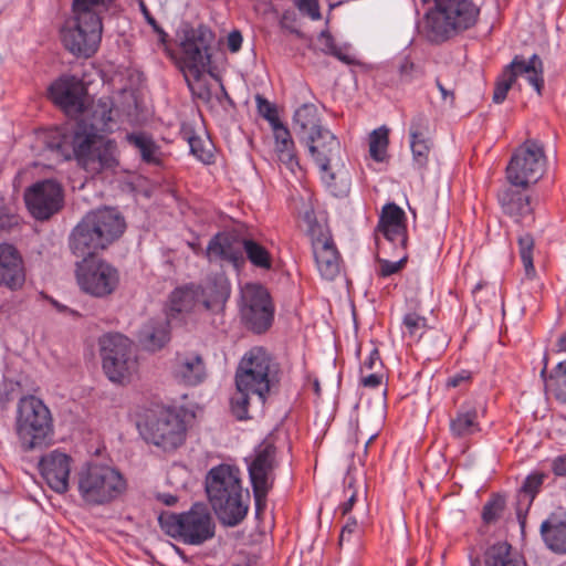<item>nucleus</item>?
Wrapping results in <instances>:
<instances>
[{
	"instance_id": "4",
	"label": "nucleus",
	"mask_w": 566,
	"mask_h": 566,
	"mask_svg": "<svg viewBox=\"0 0 566 566\" xmlns=\"http://www.w3.org/2000/svg\"><path fill=\"white\" fill-rule=\"evenodd\" d=\"M480 8L472 0H437L423 17L422 34L432 44H442L471 29Z\"/></svg>"
},
{
	"instance_id": "53",
	"label": "nucleus",
	"mask_w": 566,
	"mask_h": 566,
	"mask_svg": "<svg viewBox=\"0 0 566 566\" xmlns=\"http://www.w3.org/2000/svg\"><path fill=\"white\" fill-rule=\"evenodd\" d=\"M369 374L360 371L359 384L365 388L376 389L384 380L381 370H369Z\"/></svg>"
},
{
	"instance_id": "29",
	"label": "nucleus",
	"mask_w": 566,
	"mask_h": 566,
	"mask_svg": "<svg viewBox=\"0 0 566 566\" xmlns=\"http://www.w3.org/2000/svg\"><path fill=\"white\" fill-rule=\"evenodd\" d=\"M475 401L465 400L449 418V430L453 438L465 439L481 431Z\"/></svg>"
},
{
	"instance_id": "20",
	"label": "nucleus",
	"mask_w": 566,
	"mask_h": 566,
	"mask_svg": "<svg viewBox=\"0 0 566 566\" xmlns=\"http://www.w3.org/2000/svg\"><path fill=\"white\" fill-rule=\"evenodd\" d=\"M310 231L317 270L323 279L333 281L340 272V255L334 240L317 223Z\"/></svg>"
},
{
	"instance_id": "18",
	"label": "nucleus",
	"mask_w": 566,
	"mask_h": 566,
	"mask_svg": "<svg viewBox=\"0 0 566 566\" xmlns=\"http://www.w3.org/2000/svg\"><path fill=\"white\" fill-rule=\"evenodd\" d=\"M248 473L251 484L274 485L275 470L280 462L277 448L272 436H268L258 446L253 453L245 458Z\"/></svg>"
},
{
	"instance_id": "42",
	"label": "nucleus",
	"mask_w": 566,
	"mask_h": 566,
	"mask_svg": "<svg viewBox=\"0 0 566 566\" xmlns=\"http://www.w3.org/2000/svg\"><path fill=\"white\" fill-rule=\"evenodd\" d=\"M546 475L542 472H533L528 474L520 491H518V499L522 501L524 499L527 502V506H530L535 497V495L538 493L542 484L544 483Z\"/></svg>"
},
{
	"instance_id": "64",
	"label": "nucleus",
	"mask_w": 566,
	"mask_h": 566,
	"mask_svg": "<svg viewBox=\"0 0 566 566\" xmlns=\"http://www.w3.org/2000/svg\"><path fill=\"white\" fill-rule=\"evenodd\" d=\"M138 6L142 14L144 15L146 22L151 25L155 24L156 19L151 15L144 0H138Z\"/></svg>"
},
{
	"instance_id": "11",
	"label": "nucleus",
	"mask_w": 566,
	"mask_h": 566,
	"mask_svg": "<svg viewBox=\"0 0 566 566\" xmlns=\"http://www.w3.org/2000/svg\"><path fill=\"white\" fill-rule=\"evenodd\" d=\"M546 161L543 145L535 139L525 140L506 166L507 182L518 187L535 185L545 172Z\"/></svg>"
},
{
	"instance_id": "23",
	"label": "nucleus",
	"mask_w": 566,
	"mask_h": 566,
	"mask_svg": "<svg viewBox=\"0 0 566 566\" xmlns=\"http://www.w3.org/2000/svg\"><path fill=\"white\" fill-rule=\"evenodd\" d=\"M72 458L59 450L43 455L39 462L41 475L48 485L56 493L64 494L69 491Z\"/></svg>"
},
{
	"instance_id": "37",
	"label": "nucleus",
	"mask_w": 566,
	"mask_h": 566,
	"mask_svg": "<svg viewBox=\"0 0 566 566\" xmlns=\"http://www.w3.org/2000/svg\"><path fill=\"white\" fill-rule=\"evenodd\" d=\"M242 252L245 262L249 261L252 266L262 271H271L273 269L272 253L259 241L243 237Z\"/></svg>"
},
{
	"instance_id": "51",
	"label": "nucleus",
	"mask_w": 566,
	"mask_h": 566,
	"mask_svg": "<svg viewBox=\"0 0 566 566\" xmlns=\"http://www.w3.org/2000/svg\"><path fill=\"white\" fill-rule=\"evenodd\" d=\"M20 217L17 213L9 212L4 208H0V233L12 231L20 224Z\"/></svg>"
},
{
	"instance_id": "26",
	"label": "nucleus",
	"mask_w": 566,
	"mask_h": 566,
	"mask_svg": "<svg viewBox=\"0 0 566 566\" xmlns=\"http://www.w3.org/2000/svg\"><path fill=\"white\" fill-rule=\"evenodd\" d=\"M171 374L179 384L195 387L205 381L207 368L199 353H177L172 360Z\"/></svg>"
},
{
	"instance_id": "41",
	"label": "nucleus",
	"mask_w": 566,
	"mask_h": 566,
	"mask_svg": "<svg viewBox=\"0 0 566 566\" xmlns=\"http://www.w3.org/2000/svg\"><path fill=\"white\" fill-rule=\"evenodd\" d=\"M388 129L380 127L370 134L369 153L374 160L382 161L385 159L388 147Z\"/></svg>"
},
{
	"instance_id": "44",
	"label": "nucleus",
	"mask_w": 566,
	"mask_h": 566,
	"mask_svg": "<svg viewBox=\"0 0 566 566\" xmlns=\"http://www.w3.org/2000/svg\"><path fill=\"white\" fill-rule=\"evenodd\" d=\"M518 253L527 275L535 272L533 263L534 238L530 233H523L517 239Z\"/></svg>"
},
{
	"instance_id": "49",
	"label": "nucleus",
	"mask_w": 566,
	"mask_h": 566,
	"mask_svg": "<svg viewBox=\"0 0 566 566\" xmlns=\"http://www.w3.org/2000/svg\"><path fill=\"white\" fill-rule=\"evenodd\" d=\"M251 486L254 497L255 515L260 517L266 509V497L273 486L261 484H251Z\"/></svg>"
},
{
	"instance_id": "38",
	"label": "nucleus",
	"mask_w": 566,
	"mask_h": 566,
	"mask_svg": "<svg viewBox=\"0 0 566 566\" xmlns=\"http://www.w3.org/2000/svg\"><path fill=\"white\" fill-rule=\"evenodd\" d=\"M544 378L545 388L552 392L557 400L566 403V360L560 361L546 377V368L541 371Z\"/></svg>"
},
{
	"instance_id": "34",
	"label": "nucleus",
	"mask_w": 566,
	"mask_h": 566,
	"mask_svg": "<svg viewBox=\"0 0 566 566\" xmlns=\"http://www.w3.org/2000/svg\"><path fill=\"white\" fill-rule=\"evenodd\" d=\"M293 126L296 134L302 139H306L308 135H314L316 130L324 128L321 125L317 107L311 103L303 104L295 111Z\"/></svg>"
},
{
	"instance_id": "48",
	"label": "nucleus",
	"mask_w": 566,
	"mask_h": 566,
	"mask_svg": "<svg viewBox=\"0 0 566 566\" xmlns=\"http://www.w3.org/2000/svg\"><path fill=\"white\" fill-rule=\"evenodd\" d=\"M405 333L410 337H420L427 326V319L417 313H408L403 316Z\"/></svg>"
},
{
	"instance_id": "55",
	"label": "nucleus",
	"mask_w": 566,
	"mask_h": 566,
	"mask_svg": "<svg viewBox=\"0 0 566 566\" xmlns=\"http://www.w3.org/2000/svg\"><path fill=\"white\" fill-rule=\"evenodd\" d=\"M382 360L380 358V353L377 347H374L368 357L364 360L360 366V371L366 373L369 370H381L382 369Z\"/></svg>"
},
{
	"instance_id": "56",
	"label": "nucleus",
	"mask_w": 566,
	"mask_h": 566,
	"mask_svg": "<svg viewBox=\"0 0 566 566\" xmlns=\"http://www.w3.org/2000/svg\"><path fill=\"white\" fill-rule=\"evenodd\" d=\"M344 493L347 496V500L339 505V510L343 515H346L352 511V509L356 502V497H357V492L354 489V480L353 479H348V482H347V485L345 486Z\"/></svg>"
},
{
	"instance_id": "46",
	"label": "nucleus",
	"mask_w": 566,
	"mask_h": 566,
	"mask_svg": "<svg viewBox=\"0 0 566 566\" xmlns=\"http://www.w3.org/2000/svg\"><path fill=\"white\" fill-rule=\"evenodd\" d=\"M505 509V499L500 494H493L483 505L482 520L485 524L495 523Z\"/></svg>"
},
{
	"instance_id": "45",
	"label": "nucleus",
	"mask_w": 566,
	"mask_h": 566,
	"mask_svg": "<svg viewBox=\"0 0 566 566\" xmlns=\"http://www.w3.org/2000/svg\"><path fill=\"white\" fill-rule=\"evenodd\" d=\"M250 394L252 391H248V389L239 390L231 397L230 399V409L232 415L237 420H248L249 416V405H250Z\"/></svg>"
},
{
	"instance_id": "17",
	"label": "nucleus",
	"mask_w": 566,
	"mask_h": 566,
	"mask_svg": "<svg viewBox=\"0 0 566 566\" xmlns=\"http://www.w3.org/2000/svg\"><path fill=\"white\" fill-rule=\"evenodd\" d=\"M310 154L322 172L323 181L332 188L335 181L333 165L340 160V142L327 128L316 130L305 139Z\"/></svg>"
},
{
	"instance_id": "50",
	"label": "nucleus",
	"mask_w": 566,
	"mask_h": 566,
	"mask_svg": "<svg viewBox=\"0 0 566 566\" xmlns=\"http://www.w3.org/2000/svg\"><path fill=\"white\" fill-rule=\"evenodd\" d=\"M297 10L312 20L316 21L322 18L319 4L317 0H292Z\"/></svg>"
},
{
	"instance_id": "15",
	"label": "nucleus",
	"mask_w": 566,
	"mask_h": 566,
	"mask_svg": "<svg viewBox=\"0 0 566 566\" xmlns=\"http://www.w3.org/2000/svg\"><path fill=\"white\" fill-rule=\"evenodd\" d=\"M102 32L103 24H98L96 20L73 14L64 21L60 38L65 50L77 57L87 59L98 50Z\"/></svg>"
},
{
	"instance_id": "2",
	"label": "nucleus",
	"mask_w": 566,
	"mask_h": 566,
	"mask_svg": "<svg viewBox=\"0 0 566 566\" xmlns=\"http://www.w3.org/2000/svg\"><path fill=\"white\" fill-rule=\"evenodd\" d=\"M82 114L72 133L48 132L43 150L59 161L75 159L81 168L93 175L115 168L118 165L116 142L102 136L112 133L116 126L113 102L101 98Z\"/></svg>"
},
{
	"instance_id": "60",
	"label": "nucleus",
	"mask_w": 566,
	"mask_h": 566,
	"mask_svg": "<svg viewBox=\"0 0 566 566\" xmlns=\"http://www.w3.org/2000/svg\"><path fill=\"white\" fill-rule=\"evenodd\" d=\"M319 41L323 44L322 51L325 54L332 55L338 45L335 43L333 35L328 31H322L319 34Z\"/></svg>"
},
{
	"instance_id": "7",
	"label": "nucleus",
	"mask_w": 566,
	"mask_h": 566,
	"mask_svg": "<svg viewBox=\"0 0 566 566\" xmlns=\"http://www.w3.org/2000/svg\"><path fill=\"white\" fill-rule=\"evenodd\" d=\"M128 484L116 468L102 463H87L77 473L81 499L91 506L111 504L122 497Z\"/></svg>"
},
{
	"instance_id": "5",
	"label": "nucleus",
	"mask_w": 566,
	"mask_h": 566,
	"mask_svg": "<svg viewBox=\"0 0 566 566\" xmlns=\"http://www.w3.org/2000/svg\"><path fill=\"white\" fill-rule=\"evenodd\" d=\"M281 380L280 364L261 346L252 347L241 358L235 371V387L248 389L263 406Z\"/></svg>"
},
{
	"instance_id": "14",
	"label": "nucleus",
	"mask_w": 566,
	"mask_h": 566,
	"mask_svg": "<svg viewBox=\"0 0 566 566\" xmlns=\"http://www.w3.org/2000/svg\"><path fill=\"white\" fill-rule=\"evenodd\" d=\"M102 367L113 382H124L136 368L130 339L122 334H107L99 340Z\"/></svg>"
},
{
	"instance_id": "33",
	"label": "nucleus",
	"mask_w": 566,
	"mask_h": 566,
	"mask_svg": "<svg viewBox=\"0 0 566 566\" xmlns=\"http://www.w3.org/2000/svg\"><path fill=\"white\" fill-rule=\"evenodd\" d=\"M272 129L275 139V151L279 160L284 164L289 170L295 172V170L300 168V164L290 130L283 124L274 126Z\"/></svg>"
},
{
	"instance_id": "30",
	"label": "nucleus",
	"mask_w": 566,
	"mask_h": 566,
	"mask_svg": "<svg viewBox=\"0 0 566 566\" xmlns=\"http://www.w3.org/2000/svg\"><path fill=\"white\" fill-rule=\"evenodd\" d=\"M137 338L144 349L160 350L170 340L169 318H150L140 327Z\"/></svg>"
},
{
	"instance_id": "28",
	"label": "nucleus",
	"mask_w": 566,
	"mask_h": 566,
	"mask_svg": "<svg viewBox=\"0 0 566 566\" xmlns=\"http://www.w3.org/2000/svg\"><path fill=\"white\" fill-rule=\"evenodd\" d=\"M197 286L201 306L207 311L222 310L231 294V283L223 273L209 275Z\"/></svg>"
},
{
	"instance_id": "59",
	"label": "nucleus",
	"mask_w": 566,
	"mask_h": 566,
	"mask_svg": "<svg viewBox=\"0 0 566 566\" xmlns=\"http://www.w3.org/2000/svg\"><path fill=\"white\" fill-rule=\"evenodd\" d=\"M243 38L239 30H233L228 34L227 46L231 53H237L242 46Z\"/></svg>"
},
{
	"instance_id": "40",
	"label": "nucleus",
	"mask_w": 566,
	"mask_h": 566,
	"mask_svg": "<svg viewBox=\"0 0 566 566\" xmlns=\"http://www.w3.org/2000/svg\"><path fill=\"white\" fill-rule=\"evenodd\" d=\"M190 148V154L205 165L214 163L213 145L210 140H205L192 133H185Z\"/></svg>"
},
{
	"instance_id": "1",
	"label": "nucleus",
	"mask_w": 566,
	"mask_h": 566,
	"mask_svg": "<svg viewBox=\"0 0 566 566\" xmlns=\"http://www.w3.org/2000/svg\"><path fill=\"white\" fill-rule=\"evenodd\" d=\"M126 228L123 216L113 208L87 213L73 229L69 245L76 262V280L82 291L96 297L115 292L119 284L118 270L97 256L118 240Z\"/></svg>"
},
{
	"instance_id": "47",
	"label": "nucleus",
	"mask_w": 566,
	"mask_h": 566,
	"mask_svg": "<svg viewBox=\"0 0 566 566\" xmlns=\"http://www.w3.org/2000/svg\"><path fill=\"white\" fill-rule=\"evenodd\" d=\"M255 102L259 115L266 119L272 128L282 124L274 104L260 94L255 96Z\"/></svg>"
},
{
	"instance_id": "57",
	"label": "nucleus",
	"mask_w": 566,
	"mask_h": 566,
	"mask_svg": "<svg viewBox=\"0 0 566 566\" xmlns=\"http://www.w3.org/2000/svg\"><path fill=\"white\" fill-rule=\"evenodd\" d=\"M472 380V373L467 369H462L450 377H448L446 386L448 388H457L463 384H469Z\"/></svg>"
},
{
	"instance_id": "32",
	"label": "nucleus",
	"mask_w": 566,
	"mask_h": 566,
	"mask_svg": "<svg viewBox=\"0 0 566 566\" xmlns=\"http://www.w3.org/2000/svg\"><path fill=\"white\" fill-rule=\"evenodd\" d=\"M541 535L552 552L559 555L566 554V518L548 517L541 524Z\"/></svg>"
},
{
	"instance_id": "63",
	"label": "nucleus",
	"mask_w": 566,
	"mask_h": 566,
	"mask_svg": "<svg viewBox=\"0 0 566 566\" xmlns=\"http://www.w3.org/2000/svg\"><path fill=\"white\" fill-rule=\"evenodd\" d=\"M332 56L336 57L337 60H339L340 62H343L347 65H350L354 63V59L349 54L344 52V50L339 46L335 51H333Z\"/></svg>"
},
{
	"instance_id": "10",
	"label": "nucleus",
	"mask_w": 566,
	"mask_h": 566,
	"mask_svg": "<svg viewBox=\"0 0 566 566\" xmlns=\"http://www.w3.org/2000/svg\"><path fill=\"white\" fill-rule=\"evenodd\" d=\"M177 36L181 51L179 61L181 71L187 70L199 78L212 63L216 33L203 23L197 27L185 23L177 32Z\"/></svg>"
},
{
	"instance_id": "12",
	"label": "nucleus",
	"mask_w": 566,
	"mask_h": 566,
	"mask_svg": "<svg viewBox=\"0 0 566 566\" xmlns=\"http://www.w3.org/2000/svg\"><path fill=\"white\" fill-rule=\"evenodd\" d=\"M275 307L269 290L260 283L241 287L240 314L245 327L254 334L265 333L273 324Z\"/></svg>"
},
{
	"instance_id": "39",
	"label": "nucleus",
	"mask_w": 566,
	"mask_h": 566,
	"mask_svg": "<svg viewBox=\"0 0 566 566\" xmlns=\"http://www.w3.org/2000/svg\"><path fill=\"white\" fill-rule=\"evenodd\" d=\"M114 0H73L72 12L81 18L91 17L98 24L102 23L101 11L107 10Z\"/></svg>"
},
{
	"instance_id": "24",
	"label": "nucleus",
	"mask_w": 566,
	"mask_h": 566,
	"mask_svg": "<svg viewBox=\"0 0 566 566\" xmlns=\"http://www.w3.org/2000/svg\"><path fill=\"white\" fill-rule=\"evenodd\" d=\"M412 166L421 174L427 170L433 142L429 137V119L423 113L415 115L409 126Z\"/></svg>"
},
{
	"instance_id": "36",
	"label": "nucleus",
	"mask_w": 566,
	"mask_h": 566,
	"mask_svg": "<svg viewBox=\"0 0 566 566\" xmlns=\"http://www.w3.org/2000/svg\"><path fill=\"white\" fill-rule=\"evenodd\" d=\"M127 142L138 149L142 160L147 165L161 166L160 146L153 137L144 133H130L126 136Z\"/></svg>"
},
{
	"instance_id": "6",
	"label": "nucleus",
	"mask_w": 566,
	"mask_h": 566,
	"mask_svg": "<svg viewBox=\"0 0 566 566\" xmlns=\"http://www.w3.org/2000/svg\"><path fill=\"white\" fill-rule=\"evenodd\" d=\"M138 429L145 442L168 453L180 448L187 437L185 413L176 407L157 406L147 410Z\"/></svg>"
},
{
	"instance_id": "43",
	"label": "nucleus",
	"mask_w": 566,
	"mask_h": 566,
	"mask_svg": "<svg viewBox=\"0 0 566 566\" xmlns=\"http://www.w3.org/2000/svg\"><path fill=\"white\" fill-rule=\"evenodd\" d=\"M398 252L399 259L397 261H389L387 259H378V270L377 274L380 277H388L392 274L400 272L407 264L408 253L407 248L403 250L398 249L397 247H392Z\"/></svg>"
},
{
	"instance_id": "52",
	"label": "nucleus",
	"mask_w": 566,
	"mask_h": 566,
	"mask_svg": "<svg viewBox=\"0 0 566 566\" xmlns=\"http://www.w3.org/2000/svg\"><path fill=\"white\" fill-rule=\"evenodd\" d=\"M420 76V71L413 62L405 59L399 65V77L402 83H411Z\"/></svg>"
},
{
	"instance_id": "21",
	"label": "nucleus",
	"mask_w": 566,
	"mask_h": 566,
	"mask_svg": "<svg viewBox=\"0 0 566 566\" xmlns=\"http://www.w3.org/2000/svg\"><path fill=\"white\" fill-rule=\"evenodd\" d=\"M530 188L509 184L497 193V200L504 214L522 226H531L535 221V201L532 199Z\"/></svg>"
},
{
	"instance_id": "13",
	"label": "nucleus",
	"mask_w": 566,
	"mask_h": 566,
	"mask_svg": "<svg viewBox=\"0 0 566 566\" xmlns=\"http://www.w3.org/2000/svg\"><path fill=\"white\" fill-rule=\"evenodd\" d=\"M522 75L526 76L527 83L535 90L538 96H542L545 84L542 59L537 54H533L528 60L523 55H515L497 76L492 101L495 104L503 103L517 77Z\"/></svg>"
},
{
	"instance_id": "3",
	"label": "nucleus",
	"mask_w": 566,
	"mask_h": 566,
	"mask_svg": "<svg viewBox=\"0 0 566 566\" xmlns=\"http://www.w3.org/2000/svg\"><path fill=\"white\" fill-rule=\"evenodd\" d=\"M208 501L220 524L235 527L249 512L250 494L243 490L240 470L230 464H219L206 476Z\"/></svg>"
},
{
	"instance_id": "62",
	"label": "nucleus",
	"mask_w": 566,
	"mask_h": 566,
	"mask_svg": "<svg viewBox=\"0 0 566 566\" xmlns=\"http://www.w3.org/2000/svg\"><path fill=\"white\" fill-rule=\"evenodd\" d=\"M436 86L440 91L442 99L447 101L449 98L450 99V105H453V103H454V93H453V91L447 90L439 78H436Z\"/></svg>"
},
{
	"instance_id": "61",
	"label": "nucleus",
	"mask_w": 566,
	"mask_h": 566,
	"mask_svg": "<svg viewBox=\"0 0 566 566\" xmlns=\"http://www.w3.org/2000/svg\"><path fill=\"white\" fill-rule=\"evenodd\" d=\"M552 471L556 476H566V453L553 460Z\"/></svg>"
},
{
	"instance_id": "54",
	"label": "nucleus",
	"mask_w": 566,
	"mask_h": 566,
	"mask_svg": "<svg viewBox=\"0 0 566 566\" xmlns=\"http://www.w3.org/2000/svg\"><path fill=\"white\" fill-rule=\"evenodd\" d=\"M17 385L8 379L0 381V410H4L8 403L13 400V391Z\"/></svg>"
},
{
	"instance_id": "31",
	"label": "nucleus",
	"mask_w": 566,
	"mask_h": 566,
	"mask_svg": "<svg viewBox=\"0 0 566 566\" xmlns=\"http://www.w3.org/2000/svg\"><path fill=\"white\" fill-rule=\"evenodd\" d=\"M202 307L196 283H187L174 289L169 295L168 318L179 314H189Z\"/></svg>"
},
{
	"instance_id": "58",
	"label": "nucleus",
	"mask_w": 566,
	"mask_h": 566,
	"mask_svg": "<svg viewBox=\"0 0 566 566\" xmlns=\"http://www.w3.org/2000/svg\"><path fill=\"white\" fill-rule=\"evenodd\" d=\"M358 530V523L355 517H348L346 524L343 526L339 535V544L342 545L345 541H350V537Z\"/></svg>"
},
{
	"instance_id": "8",
	"label": "nucleus",
	"mask_w": 566,
	"mask_h": 566,
	"mask_svg": "<svg viewBox=\"0 0 566 566\" xmlns=\"http://www.w3.org/2000/svg\"><path fill=\"white\" fill-rule=\"evenodd\" d=\"M158 523L166 535L186 545H202L216 534L211 513L200 503H195L189 511L182 513L163 512Z\"/></svg>"
},
{
	"instance_id": "25",
	"label": "nucleus",
	"mask_w": 566,
	"mask_h": 566,
	"mask_svg": "<svg viewBox=\"0 0 566 566\" xmlns=\"http://www.w3.org/2000/svg\"><path fill=\"white\" fill-rule=\"evenodd\" d=\"M406 221V212L395 202H388L381 209L377 230L391 247L403 250L408 241Z\"/></svg>"
},
{
	"instance_id": "35",
	"label": "nucleus",
	"mask_w": 566,
	"mask_h": 566,
	"mask_svg": "<svg viewBox=\"0 0 566 566\" xmlns=\"http://www.w3.org/2000/svg\"><path fill=\"white\" fill-rule=\"evenodd\" d=\"M484 566H526L523 558L513 552L507 542H497L489 546L483 555Z\"/></svg>"
},
{
	"instance_id": "22",
	"label": "nucleus",
	"mask_w": 566,
	"mask_h": 566,
	"mask_svg": "<svg viewBox=\"0 0 566 566\" xmlns=\"http://www.w3.org/2000/svg\"><path fill=\"white\" fill-rule=\"evenodd\" d=\"M242 243L243 237L230 231H219L209 240L205 255L210 263H226L241 270L245 265Z\"/></svg>"
},
{
	"instance_id": "27",
	"label": "nucleus",
	"mask_w": 566,
	"mask_h": 566,
	"mask_svg": "<svg viewBox=\"0 0 566 566\" xmlns=\"http://www.w3.org/2000/svg\"><path fill=\"white\" fill-rule=\"evenodd\" d=\"M25 282V270L22 256L11 244H0V285L17 291Z\"/></svg>"
},
{
	"instance_id": "9",
	"label": "nucleus",
	"mask_w": 566,
	"mask_h": 566,
	"mask_svg": "<svg viewBox=\"0 0 566 566\" xmlns=\"http://www.w3.org/2000/svg\"><path fill=\"white\" fill-rule=\"evenodd\" d=\"M17 433L25 451L42 448L53 438V420L44 402L27 396L18 403Z\"/></svg>"
},
{
	"instance_id": "19",
	"label": "nucleus",
	"mask_w": 566,
	"mask_h": 566,
	"mask_svg": "<svg viewBox=\"0 0 566 566\" xmlns=\"http://www.w3.org/2000/svg\"><path fill=\"white\" fill-rule=\"evenodd\" d=\"M87 90L75 75H64L49 87V96L66 115H80L85 109Z\"/></svg>"
},
{
	"instance_id": "16",
	"label": "nucleus",
	"mask_w": 566,
	"mask_h": 566,
	"mask_svg": "<svg viewBox=\"0 0 566 566\" xmlns=\"http://www.w3.org/2000/svg\"><path fill=\"white\" fill-rule=\"evenodd\" d=\"M24 201L34 219L45 221L62 209L63 189L54 180L38 181L25 190Z\"/></svg>"
}]
</instances>
